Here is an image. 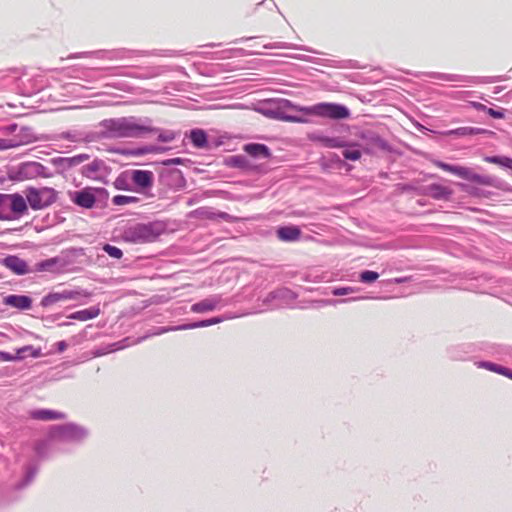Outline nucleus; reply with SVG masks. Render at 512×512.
<instances>
[{"label": "nucleus", "mask_w": 512, "mask_h": 512, "mask_svg": "<svg viewBox=\"0 0 512 512\" xmlns=\"http://www.w3.org/2000/svg\"><path fill=\"white\" fill-rule=\"evenodd\" d=\"M379 278V274L375 271L366 270L360 274V281L363 283H372Z\"/></svg>", "instance_id": "30"}, {"label": "nucleus", "mask_w": 512, "mask_h": 512, "mask_svg": "<svg viewBox=\"0 0 512 512\" xmlns=\"http://www.w3.org/2000/svg\"><path fill=\"white\" fill-rule=\"evenodd\" d=\"M190 139L197 148H204L207 145V135L202 129H193L190 132Z\"/></svg>", "instance_id": "19"}, {"label": "nucleus", "mask_w": 512, "mask_h": 512, "mask_svg": "<svg viewBox=\"0 0 512 512\" xmlns=\"http://www.w3.org/2000/svg\"><path fill=\"white\" fill-rule=\"evenodd\" d=\"M74 203L84 208H92L96 202L94 194L87 189L75 192Z\"/></svg>", "instance_id": "15"}, {"label": "nucleus", "mask_w": 512, "mask_h": 512, "mask_svg": "<svg viewBox=\"0 0 512 512\" xmlns=\"http://www.w3.org/2000/svg\"><path fill=\"white\" fill-rule=\"evenodd\" d=\"M66 343L64 341H61L58 343V348L60 351H64L66 349Z\"/></svg>", "instance_id": "39"}, {"label": "nucleus", "mask_w": 512, "mask_h": 512, "mask_svg": "<svg viewBox=\"0 0 512 512\" xmlns=\"http://www.w3.org/2000/svg\"><path fill=\"white\" fill-rule=\"evenodd\" d=\"M32 356L37 357L38 353H33Z\"/></svg>", "instance_id": "46"}, {"label": "nucleus", "mask_w": 512, "mask_h": 512, "mask_svg": "<svg viewBox=\"0 0 512 512\" xmlns=\"http://www.w3.org/2000/svg\"><path fill=\"white\" fill-rule=\"evenodd\" d=\"M352 291L351 288H338L334 290V295H346Z\"/></svg>", "instance_id": "37"}, {"label": "nucleus", "mask_w": 512, "mask_h": 512, "mask_svg": "<svg viewBox=\"0 0 512 512\" xmlns=\"http://www.w3.org/2000/svg\"><path fill=\"white\" fill-rule=\"evenodd\" d=\"M175 330L174 328H170V329H165L164 331H173Z\"/></svg>", "instance_id": "45"}, {"label": "nucleus", "mask_w": 512, "mask_h": 512, "mask_svg": "<svg viewBox=\"0 0 512 512\" xmlns=\"http://www.w3.org/2000/svg\"><path fill=\"white\" fill-rule=\"evenodd\" d=\"M29 415L32 419L40 421L64 420L67 417L66 413L52 409L33 410L30 411Z\"/></svg>", "instance_id": "9"}, {"label": "nucleus", "mask_w": 512, "mask_h": 512, "mask_svg": "<svg viewBox=\"0 0 512 512\" xmlns=\"http://www.w3.org/2000/svg\"><path fill=\"white\" fill-rule=\"evenodd\" d=\"M220 302V297L212 296L193 304L191 306V311L194 313H204L208 311H213L217 308Z\"/></svg>", "instance_id": "13"}, {"label": "nucleus", "mask_w": 512, "mask_h": 512, "mask_svg": "<svg viewBox=\"0 0 512 512\" xmlns=\"http://www.w3.org/2000/svg\"><path fill=\"white\" fill-rule=\"evenodd\" d=\"M482 367H484L490 371L496 372L498 374L504 375L508 378H509V375H511V373H512V370L502 367V366H499L497 364L491 363V362L482 363Z\"/></svg>", "instance_id": "25"}, {"label": "nucleus", "mask_w": 512, "mask_h": 512, "mask_svg": "<svg viewBox=\"0 0 512 512\" xmlns=\"http://www.w3.org/2000/svg\"><path fill=\"white\" fill-rule=\"evenodd\" d=\"M425 194L436 200H448L452 196L453 191L447 186L433 183L425 188Z\"/></svg>", "instance_id": "10"}, {"label": "nucleus", "mask_w": 512, "mask_h": 512, "mask_svg": "<svg viewBox=\"0 0 512 512\" xmlns=\"http://www.w3.org/2000/svg\"><path fill=\"white\" fill-rule=\"evenodd\" d=\"M88 159V156L85 155V154H82V155H77V156H74V157H71V158H65L63 159L62 161L69 167L71 166H75V165H78L82 162H84L85 160Z\"/></svg>", "instance_id": "32"}, {"label": "nucleus", "mask_w": 512, "mask_h": 512, "mask_svg": "<svg viewBox=\"0 0 512 512\" xmlns=\"http://www.w3.org/2000/svg\"><path fill=\"white\" fill-rule=\"evenodd\" d=\"M486 113L489 114L491 117H493L495 119H502V118H504L503 110H495L493 108H487Z\"/></svg>", "instance_id": "34"}, {"label": "nucleus", "mask_w": 512, "mask_h": 512, "mask_svg": "<svg viewBox=\"0 0 512 512\" xmlns=\"http://www.w3.org/2000/svg\"><path fill=\"white\" fill-rule=\"evenodd\" d=\"M100 314L98 307H90L83 310L76 311L68 316L69 319L78 321H87L96 318Z\"/></svg>", "instance_id": "17"}, {"label": "nucleus", "mask_w": 512, "mask_h": 512, "mask_svg": "<svg viewBox=\"0 0 512 512\" xmlns=\"http://www.w3.org/2000/svg\"><path fill=\"white\" fill-rule=\"evenodd\" d=\"M343 156L347 160L357 161L361 158V151L355 147L347 148L343 151Z\"/></svg>", "instance_id": "27"}, {"label": "nucleus", "mask_w": 512, "mask_h": 512, "mask_svg": "<svg viewBox=\"0 0 512 512\" xmlns=\"http://www.w3.org/2000/svg\"><path fill=\"white\" fill-rule=\"evenodd\" d=\"M176 137V134L172 131H165L159 134L158 139L162 142H171Z\"/></svg>", "instance_id": "33"}, {"label": "nucleus", "mask_w": 512, "mask_h": 512, "mask_svg": "<svg viewBox=\"0 0 512 512\" xmlns=\"http://www.w3.org/2000/svg\"><path fill=\"white\" fill-rule=\"evenodd\" d=\"M103 250L112 258L120 259L123 256L121 249L110 244H105Z\"/></svg>", "instance_id": "31"}, {"label": "nucleus", "mask_w": 512, "mask_h": 512, "mask_svg": "<svg viewBox=\"0 0 512 512\" xmlns=\"http://www.w3.org/2000/svg\"><path fill=\"white\" fill-rule=\"evenodd\" d=\"M244 151L253 157L268 158L270 156L269 148L264 144L251 143L244 146Z\"/></svg>", "instance_id": "18"}, {"label": "nucleus", "mask_w": 512, "mask_h": 512, "mask_svg": "<svg viewBox=\"0 0 512 512\" xmlns=\"http://www.w3.org/2000/svg\"><path fill=\"white\" fill-rule=\"evenodd\" d=\"M214 215H215L214 213H209V214H207V217H208V218H213V217H214Z\"/></svg>", "instance_id": "42"}, {"label": "nucleus", "mask_w": 512, "mask_h": 512, "mask_svg": "<svg viewBox=\"0 0 512 512\" xmlns=\"http://www.w3.org/2000/svg\"><path fill=\"white\" fill-rule=\"evenodd\" d=\"M153 177V173L148 170H134L132 173V181L141 188L151 187Z\"/></svg>", "instance_id": "14"}, {"label": "nucleus", "mask_w": 512, "mask_h": 512, "mask_svg": "<svg viewBox=\"0 0 512 512\" xmlns=\"http://www.w3.org/2000/svg\"><path fill=\"white\" fill-rule=\"evenodd\" d=\"M36 450H37L38 452H40V444H37V446H36Z\"/></svg>", "instance_id": "44"}, {"label": "nucleus", "mask_w": 512, "mask_h": 512, "mask_svg": "<svg viewBox=\"0 0 512 512\" xmlns=\"http://www.w3.org/2000/svg\"><path fill=\"white\" fill-rule=\"evenodd\" d=\"M1 264L16 275H25L33 272L25 260L15 255L5 257L1 260Z\"/></svg>", "instance_id": "8"}, {"label": "nucleus", "mask_w": 512, "mask_h": 512, "mask_svg": "<svg viewBox=\"0 0 512 512\" xmlns=\"http://www.w3.org/2000/svg\"><path fill=\"white\" fill-rule=\"evenodd\" d=\"M137 201H138L137 197L126 196V195H116L112 198V203L117 206L127 205L130 203H135Z\"/></svg>", "instance_id": "26"}, {"label": "nucleus", "mask_w": 512, "mask_h": 512, "mask_svg": "<svg viewBox=\"0 0 512 512\" xmlns=\"http://www.w3.org/2000/svg\"><path fill=\"white\" fill-rule=\"evenodd\" d=\"M76 294L77 293H75L73 291H69V290H65L62 292L49 293L48 295L43 297L41 304L43 306H51V305L61 302V301L75 299Z\"/></svg>", "instance_id": "12"}, {"label": "nucleus", "mask_w": 512, "mask_h": 512, "mask_svg": "<svg viewBox=\"0 0 512 512\" xmlns=\"http://www.w3.org/2000/svg\"><path fill=\"white\" fill-rule=\"evenodd\" d=\"M218 216L223 218V219H228L229 218V215L227 213H220V214H218Z\"/></svg>", "instance_id": "41"}, {"label": "nucleus", "mask_w": 512, "mask_h": 512, "mask_svg": "<svg viewBox=\"0 0 512 512\" xmlns=\"http://www.w3.org/2000/svg\"><path fill=\"white\" fill-rule=\"evenodd\" d=\"M5 305L20 309L28 310L32 306V299L25 295H8L3 300Z\"/></svg>", "instance_id": "11"}, {"label": "nucleus", "mask_w": 512, "mask_h": 512, "mask_svg": "<svg viewBox=\"0 0 512 512\" xmlns=\"http://www.w3.org/2000/svg\"><path fill=\"white\" fill-rule=\"evenodd\" d=\"M86 436V432L74 423L53 426L50 430L52 439L63 441H80Z\"/></svg>", "instance_id": "7"}, {"label": "nucleus", "mask_w": 512, "mask_h": 512, "mask_svg": "<svg viewBox=\"0 0 512 512\" xmlns=\"http://www.w3.org/2000/svg\"><path fill=\"white\" fill-rule=\"evenodd\" d=\"M157 236L153 224H136L128 227L123 233V239L131 243L152 242Z\"/></svg>", "instance_id": "6"}, {"label": "nucleus", "mask_w": 512, "mask_h": 512, "mask_svg": "<svg viewBox=\"0 0 512 512\" xmlns=\"http://www.w3.org/2000/svg\"><path fill=\"white\" fill-rule=\"evenodd\" d=\"M487 131L481 128L475 127H459L454 130L448 131L447 135H457V136H469V135H477L481 133H486Z\"/></svg>", "instance_id": "20"}, {"label": "nucleus", "mask_w": 512, "mask_h": 512, "mask_svg": "<svg viewBox=\"0 0 512 512\" xmlns=\"http://www.w3.org/2000/svg\"><path fill=\"white\" fill-rule=\"evenodd\" d=\"M295 109L306 115L326 117L335 120L346 119L350 116L347 107L336 103H318L306 107L296 106Z\"/></svg>", "instance_id": "4"}, {"label": "nucleus", "mask_w": 512, "mask_h": 512, "mask_svg": "<svg viewBox=\"0 0 512 512\" xmlns=\"http://www.w3.org/2000/svg\"><path fill=\"white\" fill-rule=\"evenodd\" d=\"M28 213L25 198L18 194H0V220L14 221Z\"/></svg>", "instance_id": "2"}, {"label": "nucleus", "mask_w": 512, "mask_h": 512, "mask_svg": "<svg viewBox=\"0 0 512 512\" xmlns=\"http://www.w3.org/2000/svg\"><path fill=\"white\" fill-rule=\"evenodd\" d=\"M24 198L33 210H42L56 201L57 191L51 187H29Z\"/></svg>", "instance_id": "5"}, {"label": "nucleus", "mask_w": 512, "mask_h": 512, "mask_svg": "<svg viewBox=\"0 0 512 512\" xmlns=\"http://www.w3.org/2000/svg\"><path fill=\"white\" fill-rule=\"evenodd\" d=\"M57 258H50L37 263L34 267L33 272L53 271L57 264Z\"/></svg>", "instance_id": "22"}, {"label": "nucleus", "mask_w": 512, "mask_h": 512, "mask_svg": "<svg viewBox=\"0 0 512 512\" xmlns=\"http://www.w3.org/2000/svg\"><path fill=\"white\" fill-rule=\"evenodd\" d=\"M433 164L446 172H449L451 174H454L458 176L459 178H462L464 180H467L469 182L481 185V186H487V187H497V180L493 176L489 175H480L476 173L474 170L468 167L464 166H458V165H451L448 163H445L443 161L434 160Z\"/></svg>", "instance_id": "3"}, {"label": "nucleus", "mask_w": 512, "mask_h": 512, "mask_svg": "<svg viewBox=\"0 0 512 512\" xmlns=\"http://www.w3.org/2000/svg\"><path fill=\"white\" fill-rule=\"evenodd\" d=\"M21 142L17 139H1L0 138V151L8 150L19 147Z\"/></svg>", "instance_id": "29"}, {"label": "nucleus", "mask_w": 512, "mask_h": 512, "mask_svg": "<svg viewBox=\"0 0 512 512\" xmlns=\"http://www.w3.org/2000/svg\"><path fill=\"white\" fill-rule=\"evenodd\" d=\"M301 231L296 226H283L277 230V236L281 241H296L300 238Z\"/></svg>", "instance_id": "16"}, {"label": "nucleus", "mask_w": 512, "mask_h": 512, "mask_svg": "<svg viewBox=\"0 0 512 512\" xmlns=\"http://www.w3.org/2000/svg\"><path fill=\"white\" fill-rule=\"evenodd\" d=\"M181 163H182V160L180 158H173V159H168V160L164 161L165 165H174V164H181Z\"/></svg>", "instance_id": "38"}, {"label": "nucleus", "mask_w": 512, "mask_h": 512, "mask_svg": "<svg viewBox=\"0 0 512 512\" xmlns=\"http://www.w3.org/2000/svg\"><path fill=\"white\" fill-rule=\"evenodd\" d=\"M471 106L476 109V110H479V111H485L487 110L488 107H486L484 104L480 103V102H471Z\"/></svg>", "instance_id": "36"}, {"label": "nucleus", "mask_w": 512, "mask_h": 512, "mask_svg": "<svg viewBox=\"0 0 512 512\" xmlns=\"http://www.w3.org/2000/svg\"><path fill=\"white\" fill-rule=\"evenodd\" d=\"M102 126L110 137L116 138H137L155 130L149 125L138 123L133 117L107 119L102 122Z\"/></svg>", "instance_id": "1"}, {"label": "nucleus", "mask_w": 512, "mask_h": 512, "mask_svg": "<svg viewBox=\"0 0 512 512\" xmlns=\"http://www.w3.org/2000/svg\"><path fill=\"white\" fill-rule=\"evenodd\" d=\"M2 182V180L0 179V183Z\"/></svg>", "instance_id": "47"}, {"label": "nucleus", "mask_w": 512, "mask_h": 512, "mask_svg": "<svg viewBox=\"0 0 512 512\" xmlns=\"http://www.w3.org/2000/svg\"><path fill=\"white\" fill-rule=\"evenodd\" d=\"M287 120L291 122H301V119L296 117H288Z\"/></svg>", "instance_id": "40"}, {"label": "nucleus", "mask_w": 512, "mask_h": 512, "mask_svg": "<svg viewBox=\"0 0 512 512\" xmlns=\"http://www.w3.org/2000/svg\"><path fill=\"white\" fill-rule=\"evenodd\" d=\"M221 321H222L221 318L215 317V318H211V319H208V320H203V321H200L198 323H194V324H191V325H188V326H184L182 328L183 329H187V328L207 327V326H211V325H214V324H218Z\"/></svg>", "instance_id": "28"}, {"label": "nucleus", "mask_w": 512, "mask_h": 512, "mask_svg": "<svg viewBox=\"0 0 512 512\" xmlns=\"http://www.w3.org/2000/svg\"><path fill=\"white\" fill-rule=\"evenodd\" d=\"M16 128V125H12L11 127H9V129L12 131Z\"/></svg>", "instance_id": "43"}, {"label": "nucleus", "mask_w": 512, "mask_h": 512, "mask_svg": "<svg viewBox=\"0 0 512 512\" xmlns=\"http://www.w3.org/2000/svg\"><path fill=\"white\" fill-rule=\"evenodd\" d=\"M319 142L327 148H340L345 147V143L338 137H319Z\"/></svg>", "instance_id": "21"}, {"label": "nucleus", "mask_w": 512, "mask_h": 512, "mask_svg": "<svg viewBox=\"0 0 512 512\" xmlns=\"http://www.w3.org/2000/svg\"><path fill=\"white\" fill-rule=\"evenodd\" d=\"M484 160L488 163L497 164L512 169V159L509 157L491 156L485 157Z\"/></svg>", "instance_id": "24"}, {"label": "nucleus", "mask_w": 512, "mask_h": 512, "mask_svg": "<svg viewBox=\"0 0 512 512\" xmlns=\"http://www.w3.org/2000/svg\"><path fill=\"white\" fill-rule=\"evenodd\" d=\"M32 350V347L31 346H25L21 349H19L17 351V354L16 355H12L10 353H7V352H0V358L3 360V361H15V360H19V359H22L24 357V353L27 352V351H31Z\"/></svg>", "instance_id": "23"}, {"label": "nucleus", "mask_w": 512, "mask_h": 512, "mask_svg": "<svg viewBox=\"0 0 512 512\" xmlns=\"http://www.w3.org/2000/svg\"><path fill=\"white\" fill-rule=\"evenodd\" d=\"M155 151H158V149H155L153 147H145V148L137 149L135 152H133V154L134 155H143V154H147V153H151V152H155Z\"/></svg>", "instance_id": "35"}]
</instances>
